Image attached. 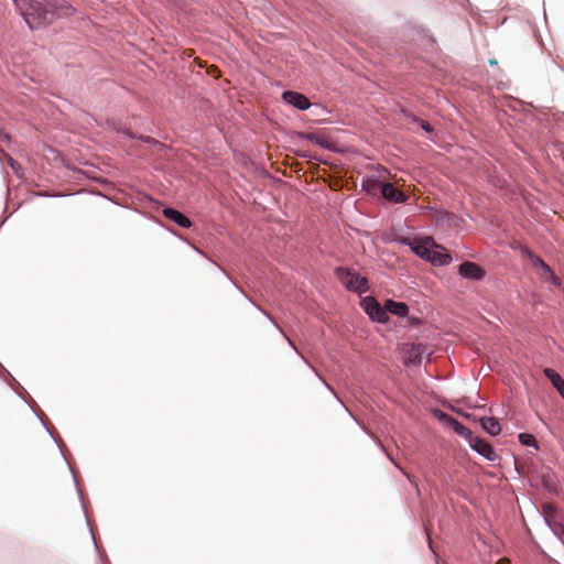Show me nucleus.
I'll use <instances>...</instances> for the list:
<instances>
[{"label": "nucleus", "instance_id": "nucleus-19", "mask_svg": "<svg viewBox=\"0 0 564 564\" xmlns=\"http://www.w3.org/2000/svg\"><path fill=\"white\" fill-rule=\"evenodd\" d=\"M489 63H490V65H496L497 61L496 59H490Z\"/></svg>", "mask_w": 564, "mask_h": 564}, {"label": "nucleus", "instance_id": "nucleus-1", "mask_svg": "<svg viewBox=\"0 0 564 564\" xmlns=\"http://www.w3.org/2000/svg\"><path fill=\"white\" fill-rule=\"evenodd\" d=\"M30 29H37L52 23L55 19L69 17L75 9L64 0H47L43 3L40 0H14Z\"/></svg>", "mask_w": 564, "mask_h": 564}, {"label": "nucleus", "instance_id": "nucleus-6", "mask_svg": "<svg viewBox=\"0 0 564 564\" xmlns=\"http://www.w3.org/2000/svg\"><path fill=\"white\" fill-rule=\"evenodd\" d=\"M458 273L469 280H481L485 276V270L475 262H463L458 267Z\"/></svg>", "mask_w": 564, "mask_h": 564}, {"label": "nucleus", "instance_id": "nucleus-9", "mask_svg": "<svg viewBox=\"0 0 564 564\" xmlns=\"http://www.w3.org/2000/svg\"><path fill=\"white\" fill-rule=\"evenodd\" d=\"M163 215L167 219L174 221L175 224H177L178 226H181L183 228H189L192 226V221L189 220V218L176 209L164 208Z\"/></svg>", "mask_w": 564, "mask_h": 564}, {"label": "nucleus", "instance_id": "nucleus-16", "mask_svg": "<svg viewBox=\"0 0 564 564\" xmlns=\"http://www.w3.org/2000/svg\"><path fill=\"white\" fill-rule=\"evenodd\" d=\"M453 423H454V427H455V431L459 434V435H463V436H470V432L468 431L467 427H465L463 424H460L459 422H457L456 420H453Z\"/></svg>", "mask_w": 564, "mask_h": 564}, {"label": "nucleus", "instance_id": "nucleus-14", "mask_svg": "<svg viewBox=\"0 0 564 564\" xmlns=\"http://www.w3.org/2000/svg\"><path fill=\"white\" fill-rule=\"evenodd\" d=\"M381 186H383V183L375 178H367L362 184L364 189L372 194H375L377 191L381 192Z\"/></svg>", "mask_w": 564, "mask_h": 564}, {"label": "nucleus", "instance_id": "nucleus-17", "mask_svg": "<svg viewBox=\"0 0 564 564\" xmlns=\"http://www.w3.org/2000/svg\"><path fill=\"white\" fill-rule=\"evenodd\" d=\"M420 122H421V127H422L425 131H427V132L432 131V127H431V124H430L429 122L423 121V120H421Z\"/></svg>", "mask_w": 564, "mask_h": 564}, {"label": "nucleus", "instance_id": "nucleus-15", "mask_svg": "<svg viewBox=\"0 0 564 564\" xmlns=\"http://www.w3.org/2000/svg\"><path fill=\"white\" fill-rule=\"evenodd\" d=\"M519 442L522 445L533 446V447L538 448V442H536L535 437L532 434H529V433H521V434H519Z\"/></svg>", "mask_w": 564, "mask_h": 564}, {"label": "nucleus", "instance_id": "nucleus-8", "mask_svg": "<svg viewBox=\"0 0 564 564\" xmlns=\"http://www.w3.org/2000/svg\"><path fill=\"white\" fill-rule=\"evenodd\" d=\"M381 195L392 203H404L406 200V195L391 183H383V186H381Z\"/></svg>", "mask_w": 564, "mask_h": 564}, {"label": "nucleus", "instance_id": "nucleus-10", "mask_svg": "<svg viewBox=\"0 0 564 564\" xmlns=\"http://www.w3.org/2000/svg\"><path fill=\"white\" fill-rule=\"evenodd\" d=\"M543 372L545 377L551 381L552 386L564 399V379L555 370L551 368H545Z\"/></svg>", "mask_w": 564, "mask_h": 564}, {"label": "nucleus", "instance_id": "nucleus-12", "mask_svg": "<svg viewBox=\"0 0 564 564\" xmlns=\"http://www.w3.org/2000/svg\"><path fill=\"white\" fill-rule=\"evenodd\" d=\"M386 312L391 313L393 315L403 317L406 316L409 313V307L405 303L402 302H394L392 300H388L386 302Z\"/></svg>", "mask_w": 564, "mask_h": 564}, {"label": "nucleus", "instance_id": "nucleus-5", "mask_svg": "<svg viewBox=\"0 0 564 564\" xmlns=\"http://www.w3.org/2000/svg\"><path fill=\"white\" fill-rule=\"evenodd\" d=\"M469 444L473 449H475L478 454L488 460L495 462L498 458V455L487 441L478 436H470Z\"/></svg>", "mask_w": 564, "mask_h": 564}, {"label": "nucleus", "instance_id": "nucleus-13", "mask_svg": "<svg viewBox=\"0 0 564 564\" xmlns=\"http://www.w3.org/2000/svg\"><path fill=\"white\" fill-rule=\"evenodd\" d=\"M532 264L535 268H540L545 274H547L549 279L555 284L560 285V279L554 274L551 268L539 257L531 256Z\"/></svg>", "mask_w": 564, "mask_h": 564}, {"label": "nucleus", "instance_id": "nucleus-4", "mask_svg": "<svg viewBox=\"0 0 564 564\" xmlns=\"http://www.w3.org/2000/svg\"><path fill=\"white\" fill-rule=\"evenodd\" d=\"M361 305L372 321L383 323L388 319V314L386 312V307L384 308L381 307V305L375 297H372V296L365 297L362 300Z\"/></svg>", "mask_w": 564, "mask_h": 564}, {"label": "nucleus", "instance_id": "nucleus-3", "mask_svg": "<svg viewBox=\"0 0 564 564\" xmlns=\"http://www.w3.org/2000/svg\"><path fill=\"white\" fill-rule=\"evenodd\" d=\"M335 272L338 280L347 290L357 293H365L368 291V280L360 276L357 272L346 268H337Z\"/></svg>", "mask_w": 564, "mask_h": 564}, {"label": "nucleus", "instance_id": "nucleus-7", "mask_svg": "<svg viewBox=\"0 0 564 564\" xmlns=\"http://www.w3.org/2000/svg\"><path fill=\"white\" fill-rule=\"evenodd\" d=\"M282 98L285 102L294 106L300 110H306L311 106L310 100L304 95L296 91H284Z\"/></svg>", "mask_w": 564, "mask_h": 564}, {"label": "nucleus", "instance_id": "nucleus-18", "mask_svg": "<svg viewBox=\"0 0 564 564\" xmlns=\"http://www.w3.org/2000/svg\"><path fill=\"white\" fill-rule=\"evenodd\" d=\"M213 70H208L209 74H213L215 77L219 76V72L216 66H212Z\"/></svg>", "mask_w": 564, "mask_h": 564}, {"label": "nucleus", "instance_id": "nucleus-11", "mask_svg": "<svg viewBox=\"0 0 564 564\" xmlns=\"http://www.w3.org/2000/svg\"><path fill=\"white\" fill-rule=\"evenodd\" d=\"M482 429L490 435H498L501 432V425L496 417L484 416L479 419Z\"/></svg>", "mask_w": 564, "mask_h": 564}, {"label": "nucleus", "instance_id": "nucleus-2", "mask_svg": "<svg viewBox=\"0 0 564 564\" xmlns=\"http://www.w3.org/2000/svg\"><path fill=\"white\" fill-rule=\"evenodd\" d=\"M402 243L409 246L411 250L422 259L431 261L434 264L444 265L449 263L451 256L436 249L441 248L431 237L422 239L403 238Z\"/></svg>", "mask_w": 564, "mask_h": 564}]
</instances>
